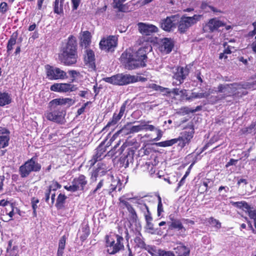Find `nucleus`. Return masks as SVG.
<instances>
[{
	"instance_id": "nucleus-1",
	"label": "nucleus",
	"mask_w": 256,
	"mask_h": 256,
	"mask_svg": "<svg viewBox=\"0 0 256 256\" xmlns=\"http://www.w3.org/2000/svg\"><path fill=\"white\" fill-rule=\"evenodd\" d=\"M149 46L140 48L137 52H134L131 50H126L120 56L121 62L126 68L132 70L146 66L144 60L147 58L146 54L152 50Z\"/></svg>"
},
{
	"instance_id": "nucleus-2",
	"label": "nucleus",
	"mask_w": 256,
	"mask_h": 256,
	"mask_svg": "<svg viewBox=\"0 0 256 256\" xmlns=\"http://www.w3.org/2000/svg\"><path fill=\"white\" fill-rule=\"evenodd\" d=\"M76 42L75 37L71 36L66 47L64 48L61 54V60L66 65H72L76 62L78 55L76 53Z\"/></svg>"
},
{
	"instance_id": "nucleus-3",
	"label": "nucleus",
	"mask_w": 256,
	"mask_h": 256,
	"mask_svg": "<svg viewBox=\"0 0 256 256\" xmlns=\"http://www.w3.org/2000/svg\"><path fill=\"white\" fill-rule=\"evenodd\" d=\"M104 80L108 83L118 86H124L136 82L138 81H145L146 78L140 76H132L128 74H119L111 77L104 78Z\"/></svg>"
},
{
	"instance_id": "nucleus-4",
	"label": "nucleus",
	"mask_w": 256,
	"mask_h": 256,
	"mask_svg": "<svg viewBox=\"0 0 256 256\" xmlns=\"http://www.w3.org/2000/svg\"><path fill=\"white\" fill-rule=\"evenodd\" d=\"M122 237L115 234L107 236L106 243L108 247V252L110 254H114L122 250L124 246Z\"/></svg>"
},
{
	"instance_id": "nucleus-5",
	"label": "nucleus",
	"mask_w": 256,
	"mask_h": 256,
	"mask_svg": "<svg viewBox=\"0 0 256 256\" xmlns=\"http://www.w3.org/2000/svg\"><path fill=\"white\" fill-rule=\"evenodd\" d=\"M41 165L37 162L36 158H32L22 164L18 170L19 174L22 178L28 177L31 172H39Z\"/></svg>"
},
{
	"instance_id": "nucleus-6",
	"label": "nucleus",
	"mask_w": 256,
	"mask_h": 256,
	"mask_svg": "<svg viewBox=\"0 0 256 256\" xmlns=\"http://www.w3.org/2000/svg\"><path fill=\"white\" fill-rule=\"evenodd\" d=\"M170 221L168 222L169 229L176 230L178 232L180 235L184 236H186V229L182 224V223L190 225H193L194 222L193 220L183 218L182 220L174 218L172 216H170Z\"/></svg>"
},
{
	"instance_id": "nucleus-7",
	"label": "nucleus",
	"mask_w": 256,
	"mask_h": 256,
	"mask_svg": "<svg viewBox=\"0 0 256 256\" xmlns=\"http://www.w3.org/2000/svg\"><path fill=\"white\" fill-rule=\"evenodd\" d=\"M202 17L200 14H194L192 16H183L178 22V29L180 32H184L190 27L196 24Z\"/></svg>"
},
{
	"instance_id": "nucleus-8",
	"label": "nucleus",
	"mask_w": 256,
	"mask_h": 256,
	"mask_svg": "<svg viewBox=\"0 0 256 256\" xmlns=\"http://www.w3.org/2000/svg\"><path fill=\"white\" fill-rule=\"evenodd\" d=\"M45 69L47 78L50 80H64L67 78L66 73L60 68L47 64L45 66Z\"/></svg>"
},
{
	"instance_id": "nucleus-9",
	"label": "nucleus",
	"mask_w": 256,
	"mask_h": 256,
	"mask_svg": "<svg viewBox=\"0 0 256 256\" xmlns=\"http://www.w3.org/2000/svg\"><path fill=\"white\" fill-rule=\"evenodd\" d=\"M87 183L86 177L83 174H80L78 178L74 179L72 185L69 186H66L64 188L68 191L74 192L77 190H83Z\"/></svg>"
},
{
	"instance_id": "nucleus-10",
	"label": "nucleus",
	"mask_w": 256,
	"mask_h": 256,
	"mask_svg": "<svg viewBox=\"0 0 256 256\" xmlns=\"http://www.w3.org/2000/svg\"><path fill=\"white\" fill-rule=\"evenodd\" d=\"M117 45V38L110 36L102 39L100 42V48L106 52H113Z\"/></svg>"
},
{
	"instance_id": "nucleus-11",
	"label": "nucleus",
	"mask_w": 256,
	"mask_h": 256,
	"mask_svg": "<svg viewBox=\"0 0 256 256\" xmlns=\"http://www.w3.org/2000/svg\"><path fill=\"white\" fill-rule=\"evenodd\" d=\"M224 25L223 22L217 18L210 19L207 22L203 24L202 30L206 32H212L217 30L218 28Z\"/></svg>"
},
{
	"instance_id": "nucleus-12",
	"label": "nucleus",
	"mask_w": 256,
	"mask_h": 256,
	"mask_svg": "<svg viewBox=\"0 0 256 256\" xmlns=\"http://www.w3.org/2000/svg\"><path fill=\"white\" fill-rule=\"evenodd\" d=\"M78 89L76 86L69 83H56L52 85L50 90L58 92H66L76 91Z\"/></svg>"
},
{
	"instance_id": "nucleus-13",
	"label": "nucleus",
	"mask_w": 256,
	"mask_h": 256,
	"mask_svg": "<svg viewBox=\"0 0 256 256\" xmlns=\"http://www.w3.org/2000/svg\"><path fill=\"white\" fill-rule=\"evenodd\" d=\"M178 16H172L161 20L160 27L164 30L170 32L176 28V25L178 22Z\"/></svg>"
},
{
	"instance_id": "nucleus-14",
	"label": "nucleus",
	"mask_w": 256,
	"mask_h": 256,
	"mask_svg": "<svg viewBox=\"0 0 256 256\" xmlns=\"http://www.w3.org/2000/svg\"><path fill=\"white\" fill-rule=\"evenodd\" d=\"M188 69L186 68L178 67L175 69L174 71L173 78L175 79L176 82H174L176 85H180L182 84L184 80L186 78V76L188 74Z\"/></svg>"
},
{
	"instance_id": "nucleus-15",
	"label": "nucleus",
	"mask_w": 256,
	"mask_h": 256,
	"mask_svg": "<svg viewBox=\"0 0 256 256\" xmlns=\"http://www.w3.org/2000/svg\"><path fill=\"white\" fill-rule=\"evenodd\" d=\"M190 128L189 130L182 132L181 136L177 138L178 139V141H180L178 145L182 148L184 147L186 144H188L193 137L194 128L192 124H190Z\"/></svg>"
},
{
	"instance_id": "nucleus-16",
	"label": "nucleus",
	"mask_w": 256,
	"mask_h": 256,
	"mask_svg": "<svg viewBox=\"0 0 256 256\" xmlns=\"http://www.w3.org/2000/svg\"><path fill=\"white\" fill-rule=\"evenodd\" d=\"M44 116L48 120L58 123L62 122L64 118L62 112L57 110L46 112Z\"/></svg>"
},
{
	"instance_id": "nucleus-17",
	"label": "nucleus",
	"mask_w": 256,
	"mask_h": 256,
	"mask_svg": "<svg viewBox=\"0 0 256 256\" xmlns=\"http://www.w3.org/2000/svg\"><path fill=\"white\" fill-rule=\"evenodd\" d=\"M138 27L140 32L142 34L146 36L150 35L158 31V28L156 26L151 24L140 22L138 24Z\"/></svg>"
},
{
	"instance_id": "nucleus-18",
	"label": "nucleus",
	"mask_w": 256,
	"mask_h": 256,
	"mask_svg": "<svg viewBox=\"0 0 256 256\" xmlns=\"http://www.w3.org/2000/svg\"><path fill=\"white\" fill-rule=\"evenodd\" d=\"M236 84H220L218 87V92L224 93L226 96H230L235 92L236 88L234 86Z\"/></svg>"
},
{
	"instance_id": "nucleus-19",
	"label": "nucleus",
	"mask_w": 256,
	"mask_h": 256,
	"mask_svg": "<svg viewBox=\"0 0 256 256\" xmlns=\"http://www.w3.org/2000/svg\"><path fill=\"white\" fill-rule=\"evenodd\" d=\"M9 132L5 128H0V148H4L8 144Z\"/></svg>"
},
{
	"instance_id": "nucleus-20",
	"label": "nucleus",
	"mask_w": 256,
	"mask_h": 256,
	"mask_svg": "<svg viewBox=\"0 0 256 256\" xmlns=\"http://www.w3.org/2000/svg\"><path fill=\"white\" fill-rule=\"evenodd\" d=\"M104 152L105 150L102 146H98L96 150L95 154L93 156L92 158L89 162H90V165L92 166L96 162L102 160L106 156Z\"/></svg>"
},
{
	"instance_id": "nucleus-21",
	"label": "nucleus",
	"mask_w": 256,
	"mask_h": 256,
	"mask_svg": "<svg viewBox=\"0 0 256 256\" xmlns=\"http://www.w3.org/2000/svg\"><path fill=\"white\" fill-rule=\"evenodd\" d=\"M91 34L88 30L82 32L80 34V43L82 47L87 48L91 42Z\"/></svg>"
},
{
	"instance_id": "nucleus-22",
	"label": "nucleus",
	"mask_w": 256,
	"mask_h": 256,
	"mask_svg": "<svg viewBox=\"0 0 256 256\" xmlns=\"http://www.w3.org/2000/svg\"><path fill=\"white\" fill-rule=\"evenodd\" d=\"M174 46L172 40L168 38H164L162 40L160 50L166 54L170 52Z\"/></svg>"
},
{
	"instance_id": "nucleus-23",
	"label": "nucleus",
	"mask_w": 256,
	"mask_h": 256,
	"mask_svg": "<svg viewBox=\"0 0 256 256\" xmlns=\"http://www.w3.org/2000/svg\"><path fill=\"white\" fill-rule=\"evenodd\" d=\"M176 256H189L190 250L188 248L180 244L174 248Z\"/></svg>"
},
{
	"instance_id": "nucleus-24",
	"label": "nucleus",
	"mask_w": 256,
	"mask_h": 256,
	"mask_svg": "<svg viewBox=\"0 0 256 256\" xmlns=\"http://www.w3.org/2000/svg\"><path fill=\"white\" fill-rule=\"evenodd\" d=\"M124 2L122 0H114L113 7L114 8H116L119 12H126L128 11V4H122Z\"/></svg>"
},
{
	"instance_id": "nucleus-25",
	"label": "nucleus",
	"mask_w": 256,
	"mask_h": 256,
	"mask_svg": "<svg viewBox=\"0 0 256 256\" xmlns=\"http://www.w3.org/2000/svg\"><path fill=\"white\" fill-rule=\"evenodd\" d=\"M12 102L10 94L6 92H0V106L10 104Z\"/></svg>"
},
{
	"instance_id": "nucleus-26",
	"label": "nucleus",
	"mask_w": 256,
	"mask_h": 256,
	"mask_svg": "<svg viewBox=\"0 0 256 256\" xmlns=\"http://www.w3.org/2000/svg\"><path fill=\"white\" fill-rule=\"evenodd\" d=\"M128 200H132L134 204H137L138 208L144 214L145 212L149 210L148 206L144 203V200L142 198L137 199L136 198H130Z\"/></svg>"
},
{
	"instance_id": "nucleus-27",
	"label": "nucleus",
	"mask_w": 256,
	"mask_h": 256,
	"mask_svg": "<svg viewBox=\"0 0 256 256\" xmlns=\"http://www.w3.org/2000/svg\"><path fill=\"white\" fill-rule=\"evenodd\" d=\"M140 246L144 248L152 256H158L160 250H156L155 246L146 244L142 241L140 242Z\"/></svg>"
},
{
	"instance_id": "nucleus-28",
	"label": "nucleus",
	"mask_w": 256,
	"mask_h": 256,
	"mask_svg": "<svg viewBox=\"0 0 256 256\" xmlns=\"http://www.w3.org/2000/svg\"><path fill=\"white\" fill-rule=\"evenodd\" d=\"M131 123L128 122L125 124L120 130L118 131L114 134L112 138H114L118 136L120 134H122V136H126L131 134L130 127V126Z\"/></svg>"
},
{
	"instance_id": "nucleus-29",
	"label": "nucleus",
	"mask_w": 256,
	"mask_h": 256,
	"mask_svg": "<svg viewBox=\"0 0 256 256\" xmlns=\"http://www.w3.org/2000/svg\"><path fill=\"white\" fill-rule=\"evenodd\" d=\"M212 90H209L208 92H194L192 94L191 96L187 99L188 100H192L196 98H208L211 93H212Z\"/></svg>"
},
{
	"instance_id": "nucleus-30",
	"label": "nucleus",
	"mask_w": 256,
	"mask_h": 256,
	"mask_svg": "<svg viewBox=\"0 0 256 256\" xmlns=\"http://www.w3.org/2000/svg\"><path fill=\"white\" fill-rule=\"evenodd\" d=\"M85 60L90 64L92 68L94 66V54L92 50H86Z\"/></svg>"
},
{
	"instance_id": "nucleus-31",
	"label": "nucleus",
	"mask_w": 256,
	"mask_h": 256,
	"mask_svg": "<svg viewBox=\"0 0 256 256\" xmlns=\"http://www.w3.org/2000/svg\"><path fill=\"white\" fill-rule=\"evenodd\" d=\"M66 245V238L62 236L59 241L58 248L57 251V256H63L64 250Z\"/></svg>"
},
{
	"instance_id": "nucleus-32",
	"label": "nucleus",
	"mask_w": 256,
	"mask_h": 256,
	"mask_svg": "<svg viewBox=\"0 0 256 256\" xmlns=\"http://www.w3.org/2000/svg\"><path fill=\"white\" fill-rule=\"evenodd\" d=\"M64 0H55L54 2V12L60 14L63 11V4Z\"/></svg>"
},
{
	"instance_id": "nucleus-33",
	"label": "nucleus",
	"mask_w": 256,
	"mask_h": 256,
	"mask_svg": "<svg viewBox=\"0 0 256 256\" xmlns=\"http://www.w3.org/2000/svg\"><path fill=\"white\" fill-rule=\"evenodd\" d=\"M178 142V139L173 138L156 143V145L160 147H167L172 146Z\"/></svg>"
},
{
	"instance_id": "nucleus-34",
	"label": "nucleus",
	"mask_w": 256,
	"mask_h": 256,
	"mask_svg": "<svg viewBox=\"0 0 256 256\" xmlns=\"http://www.w3.org/2000/svg\"><path fill=\"white\" fill-rule=\"evenodd\" d=\"M121 119V118L117 114L116 112L114 114L112 119L110 120L106 126L104 128L103 130H104L110 127L111 126H114Z\"/></svg>"
},
{
	"instance_id": "nucleus-35",
	"label": "nucleus",
	"mask_w": 256,
	"mask_h": 256,
	"mask_svg": "<svg viewBox=\"0 0 256 256\" xmlns=\"http://www.w3.org/2000/svg\"><path fill=\"white\" fill-rule=\"evenodd\" d=\"M247 212L250 218L254 220V223L256 224V210L252 208H250L248 206V208H246L245 210Z\"/></svg>"
},
{
	"instance_id": "nucleus-36",
	"label": "nucleus",
	"mask_w": 256,
	"mask_h": 256,
	"mask_svg": "<svg viewBox=\"0 0 256 256\" xmlns=\"http://www.w3.org/2000/svg\"><path fill=\"white\" fill-rule=\"evenodd\" d=\"M66 198L64 194H60L57 198L56 206L58 208H61L63 206V204Z\"/></svg>"
},
{
	"instance_id": "nucleus-37",
	"label": "nucleus",
	"mask_w": 256,
	"mask_h": 256,
	"mask_svg": "<svg viewBox=\"0 0 256 256\" xmlns=\"http://www.w3.org/2000/svg\"><path fill=\"white\" fill-rule=\"evenodd\" d=\"M6 214L8 216V218H6V221L10 220L14 214V208L12 204H10L8 208H6Z\"/></svg>"
},
{
	"instance_id": "nucleus-38",
	"label": "nucleus",
	"mask_w": 256,
	"mask_h": 256,
	"mask_svg": "<svg viewBox=\"0 0 256 256\" xmlns=\"http://www.w3.org/2000/svg\"><path fill=\"white\" fill-rule=\"evenodd\" d=\"M230 203L232 205L237 208H242L244 210H245L246 208H248V204L245 202H231Z\"/></svg>"
},
{
	"instance_id": "nucleus-39",
	"label": "nucleus",
	"mask_w": 256,
	"mask_h": 256,
	"mask_svg": "<svg viewBox=\"0 0 256 256\" xmlns=\"http://www.w3.org/2000/svg\"><path fill=\"white\" fill-rule=\"evenodd\" d=\"M224 46L225 48L224 50V52L226 54H230L236 50V49L235 48L234 46L228 45L226 42H224Z\"/></svg>"
},
{
	"instance_id": "nucleus-40",
	"label": "nucleus",
	"mask_w": 256,
	"mask_h": 256,
	"mask_svg": "<svg viewBox=\"0 0 256 256\" xmlns=\"http://www.w3.org/2000/svg\"><path fill=\"white\" fill-rule=\"evenodd\" d=\"M61 186L56 181L52 182L50 185L48 186L49 192H52V191L54 192L57 189L60 188Z\"/></svg>"
},
{
	"instance_id": "nucleus-41",
	"label": "nucleus",
	"mask_w": 256,
	"mask_h": 256,
	"mask_svg": "<svg viewBox=\"0 0 256 256\" xmlns=\"http://www.w3.org/2000/svg\"><path fill=\"white\" fill-rule=\"evenodd\" d=\"M130 130L131 134L138 132H139L143 130V126L142 124V122H140V124L130 126Z\"/></svg>"
},
{
	"instance_id": "nucleus-42",
	"label": "nucleus",
	"mask_w": 256,
	"mask_h": 256,
	"mask_svg": "<svg viewBox=\"0 0 256 256\" xmlns=\"http://www.w3.org/2000/svg\"><path fill=\"white\" fill-rule=\"evenodd\" d=\"M148 122H142L143 130L154 131L156 129L155 127L152 125L148 124Z\"/></svg>"
},
{
	"instance_id": "nucleus-43",
	"label": "nucleus",
	"mask_w": 256,
	"mask_h": 256,
	"mask_svg": "<svg viewBox=\"0 0 256 256\" xmlns=\"http://www.w3.org/2000/svg\"><path fill=\"white\" fill-rule=\"evenodd\" d=\"M129 198H124V196H123L122 197H120L119 198L120 204H121V206H125L128 208L130 206V204L126 201V200H128ZM132 202V200H130Z\"/></svg>"
},
{
	"instance_id": "nucleus-44",
	"label": "nucleus",
	"mask_w": 256,
	"mask_h": 256,
	"mask_svg": "<svg viewBox=\"0 0 256 256\" xmlns=\"http://www.w3.org/2000/svg\"><path fill=\"white\" fill-rule=\"evenodd\" d=\"M202 8L204 10H206L208 12L209 10H210L214 12H220V10H218L216 8H214V7H213L212 6H208L206 4H202Z\"/></svg>"
},
{
	"instance_id": "nucleus-45",
	"label": "nucleus",
	"mask_w": 256,
	"mask_h": 256,
	"mask_svg": "<svg viewBox=\"0 0 256 256\" xmlns=\"http://www.w3.org/2000/svg\"><path fill=\"white\" fill-rule=\"evenodd\" d=\"M50 104L52 106H58V105H64V98H56L52 100Z\"/></svg>"
},
{
	"instance_id": "nucleus-46",
	"label": "nucleus",
	"mask_w": 256,
	"mask_h": 256,
	"mask_svg": "<svg viewBox=\"0 0 256 256\" xmlns=\"http://www.w3.org/2000/svg\"><path fill=\"white\" fill-rule=\"evenodd\" d=\"M128 206L129 207L127 208V210L131 215V218L133 220H136L137 218V215H136V211L134 210V208L132 207V206L131 205Z\"/></svg>"
},
{
	"instance_id": "nucleus-47",
	"label": "nucleus",
	"mask_w": 256,
	"mask_h": 256,
	"mask_svg": "<svg viewBox=\"0 0 256 256\" xmlns=\"http://www.w3.org/2000/svg\"><path fill=\"white\" fill-rule=\"evenodd\" d=\"M158 216H160L161 213L164 212L163 210V206L161 198L158 196Z\"/></svg>"
},
{
	"instance_id": "nucleus-48",
	"label": "nucleus",
	"mask_w": 256,
	"mask_h": 256,
	"mask_svg": "<svg viewBox=\"0 0 256 256\" xmlns=\"http://www.w3.org/2000/svg\"><path fill=\"white\" fill-rule=\"evenodd\" d=\"M209 222H210V224L214 225V226H216L218 228H220L221 226V224L219 222V221L212 218H211L210 219Z\"/></svg>"
},
{
	"instance_id": "nucleus-49",
	"label": "nucleus",
	"mask_w": 256,
	"mask_h": 256,
	"mask_svg": "<svg viewBox=\"0 0 256 256\" xmlns=\"http://www.w3.org/2000/svg\"><path fill=\"white\" fill-rule=\"evenodd\" d=\"M90 94V92L88 90H81L78 93V95L82 98H88V94Z\"/></svg>"
},
{
	"instance_id": "nucleus-50",
	"label": "nucleus",
	"mask_w": 256,
	"mask_h": 256,
	"mask_svg": "<svg viewBox=\"0 0 256 256\" xmlns=\"http://www.w3.org/2000/svg\"><path fill=\"white\" fill-rule=\"evenodd\" d=\"M172 92L174 95H184L186 92V90H180L178 88H174Z\"/></svg>"
},
{
	"instance_id": "nucleus-51",
	"label": "nucleus",
	"mask_w": 256,
	"mask_h": 256,
	"mask_svg": "<svg viewBox=\"0 0 256 256\" xmlns=\"http://www.w3.org/2000/svg\"><path fill=\"white\" fill-rule=\"evenodd\" d=\"M158 256H174V255L170 252H166L162 250H160Z\"/></svg>"
},
{
	"instance_id": "nucleus-52",
	"label": "nucleus",
	"mask_w": 256,
	"mask_h": 256,
	"mask_svg": "<svg viewBox=\"0 0 256 256\" xmlns=\"http://www.w3.org/2000/svg\"><path fill=\"white\" fill-rule=\"evenodd\" d=\"M103 184H104L103 180H101L98 184L96 188L90 192V194H96L100 189L102 188V187L103 186Z\"/></svg>"
},
{
	"instance_id": "nucleus-53",
	"label": "nucleus",
	"mask_w": 256,
	"mask_h": 256,
	"mask_svg": "<svg viewBox=\"0 0 256 256\" xmlns=\"http://www.w3.org/2000/svg\"><path fill=\"white\" fill-rule=\"evenodd\" d=\"M8 10V4L5 2H2L0 4V12L4 14Z\"/></svg>"
},
{
	"instance_id": "nucleus-54",
	"label": "nucleus",
	"mask_w": 256,
	"mask_h": 256,
	"mask_svg": "<svg viewBox=\"0 0 256 256\" xmlns=\"http://www.w3.org/2000/svg\"><path fill=\"white\" fill-rule=\"evenodd\" d=\"M16 36L12 35L8 40V44L13 46L16 44Z\"/></svg>"
},
{
	"instance_id": "nucleus-55",
	"label": "nucleus",
	"mask_w": 256,
	"mask_h": 256,
	"mask_svg": "<svg viewBox=\"0 0 256 256\" xmlns=\"http://www.w3.org/2000/svg\"><path fill=\"white\" fill-rule=\"evenodd\" d=\"M80 0H72V8L73 10H76L80 4Z\"/></svg>"
},
{
	"instance_id": "nucleus-56",
	"label": "nucleus",
	"mask_w": 256,
	"mask_h": 256,
	"mask_svg": "<svg viewBox=\"0 0 256 256\" xmlns=\"http://www.w3.org/2000/svg\"><path fill=\"white\" fill-rule=\"evenodd\" d=\"M38 202H39V201L38 200L33 199L32 201V207L34 214H36V210L38 208L37 204H38Z\"/></svg>"
},
{
	"instance_id": "nucleus-57",
	"label": "nucleus",
	"mask_w": 256,
	"mask_h": 256,
	"mask_svg": "<svg viewBox=\"0 0 256 256\" xmlns=\"http://www.w3.org/2000/svg\"><path fill=\"white\" fill-rule=\"evenodd\" d=\"M126 104H123L121 106V107L120 108V112H119L118 114H117V115H118L120 117L122 118L124 113V112L126 110Z\"/></svg>"
},
{
	"instance_id": "nucleus-58",
	"label": "nucleus",
	"mask_w": 256,
	"mask_h": 256,
	"mask_svg": "<svg viewBox=\"0 0 256 256\" xmlns=\"http://www.w3.org/2000/svg\"><path fill=\"white\" fill-rule=\"evenodd\" d=\"M144 214L146 222L152 220V217L151 216V214L149 210L146 211L145 213Z\"/></svg>"
},
{
	"instance_id": "nucleus-59",
	"label": "nucleus",
	"mask_w": 256,
	"mask_h": 256,
	"mask_svg": "<svg viewBox=\"0 0 256 256\" xmlns=\"http://www.w3.org/2000/svg\"><path fill=\"white\" fill-rule=\"evenodd\" d=\"M90 103H91L90 102H88L86 103H85L81 108H80L78 110V114L80 115V114H81L82 113H83L84 111V110H85L86 106L89 104H90Z\"/></svg>"
},
{
	"instance_id": "nucleus-60",
	"label": "nucleus",
	"mask_w": 256,
	"mask_h": 256,
	"mask_svg": "<svg viewBox=\"0 0 256 256\" xmlns=\"http://www.w3.org/2000/svg\"><path fill=\"white\" fill-rule=\"evenodd\" d=\"M152 88H154L156 90H160L161 92H164V90L167 91L168 90V88H162V87L158 86L156 84H153Z\"/></svg>"
},
{
	"instance_id": "nucleus-61",
	"label": "nucleus",
	"mask_w": 256,
	"mask_h": 256,
	"mask_svg": "<svg viewBox=\"0 0 256 256\" xmlns=\"http://www.w3.org/2000/svg\"><path fill=\"white\" fill-rule=\"evenodd\" d=\"M64 104H68L69 106H72L74 104V101L70 98H64Z\"/></svg>"
},
{
	"instance_id": "nucleus-62",
	"label": "nucleus",
	"mask_w": 256,
	"mask_h": 256,
	"mask_svg": "<svg viewBox=\"0 0 256 256\" xmlns=\"http://www.w3.org/2000/svg\"><path fill=\"white\" fill-rule=\"evenodd\" d=\"M252 26H254V29L252 31L249 32V36H252L256 34V22H253Z\"/></svg>"
},
{
	"instance_id": "nucleus-63",
	"label": "nucleus",
	"mask_w": 256,
	"mask_h": 256,
	"mask_svg": "<svg viewBox=\"0 0 256 256\" xmlns=\"http://www.w3.org/2000/svg\"><path fill=\"white\" fill-rule=\"evenodd\" d=\"M186 178V176H184L181 179V180H180V182H178V188H176V190H178V188L182 186L184 182H185V179Z\"/></svg>"
},
{
	"instance_id": "nucleus-64",
	"label": "nucleus",
	"mask_w": 256,
	"mask_h": 256,
	"mask_svg": "<svg viewBox=\"0 0 256 256\" xmlns=\"http://www.w3.org/2000/svg\"><path fill=\"white\" fill-rule=\"evenodd\" d=\"M158 134H157V137L154 139V140L158 141L162 137V132L160 130H158Z\"/></svg>"
}]
</instances>
